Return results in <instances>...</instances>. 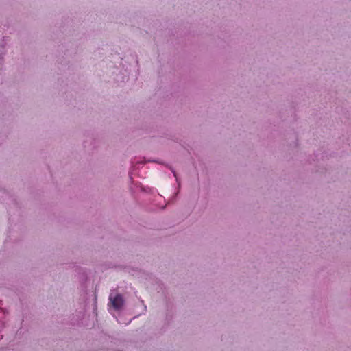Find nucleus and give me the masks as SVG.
Masks as SVG:
<instances>
[{
  "label": "nucleus",
  "instance_id": "f03ea898",
  "mask_svg": "<svg viewBox=\"0 0 351 351\" xmlns=\"http://www.w3.org/2000/svg\"><path fill=\"white\" fill-rule=\"evenodd\" d=\"M166 167H167L171 171V172L173 173V176L176 178V182L180 185V182H179V180H178V178L177 177V173H176V171L174 170V169L171 166H169L168 165H166Z\"/></svg>",
  "mask_w": 351,
  "mask_h": 351
},
{
  "label": "nucleus",
  "instance_id": "f257e3e1",
  "mask_svg": "<svg viewBox=\"0 0 351 351\" xmlns=\"http://www.w3.org/2000/svg\"><path fill=\"white\" fill-rule=\"evenodd\" d=\"M109 301L112 304L113 308L119 311L120 310L124 304V300L121 294H117L115 296H112V294L109 296Z\"/></svg>",
  "mask_w": 351,
  "mask_h": 351
},
{
  "label": "nucleus",
  "instance_id": "7ed1b4c3",
  "mask_svg": "<svg viewBox=\"0 0 351 351\" xmlns=\"http://www.w3.org/2000/svg\"><path fill=\"white\" fill-rule=\"evenodd\" d=\"M158 162L159 163V162L158 160H145V159L143 160H141V161H137L136 162V164H145V162Z\"/></svg>",
  "mask_w": 351,
  "mask_h": 351
}]
</instances>
